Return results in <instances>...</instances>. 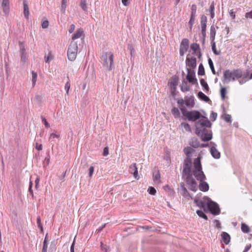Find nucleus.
<instances>
[{"instance_id":"f257e3e1","label":"nucleus","mask_w":252,"mask_h":252,"mask_svg":"<svg viewBox=\"0 0 252 252\" xmlns=\"http://www.w3.org/2000/svg\"><path fill=\"white\" fill-rule=\"evenodd\" d=\"M211 125L210 121L206 117L201 119L195 124V133L202 141H208L212 139V131L206 128L211 127Z\"/></svg>"},{"instance_id":"f03ea898","label":"nucleus","mask_w":252,"mask_h":252,"mask_svg":"<svg viewBox=\"0 0 252 252\" xmlns=\"http://www.w3.org/2000/svg\"><path fill=\"white\" fill-rule=\"evenodd\" d=\"M242 76L243 72L241 69H234L233 71L227 69L223 72L222 81L223 83H228L231 81L238 80Z\"/></svg>"},{"instance_id":"7ed1b4c3","label":"nucleus","mask_w":252,"mask_h":252,"mask_svg":"<svg viewBox=\"0 0 252 252\" xmlns=\"http://www.w3.org/2000/svg\"><path fill=\"white\" fill-rule=\"evenodd\" d=\"M194 169L193 174L196 179L198 180H205L206 176L202 170V166L200 161V158L194 159L193 161Z\"/></svg>"},{"instance_id":"20e7f679","label":"nucleus","mask_w":252,"mask_h":252,"mask_svg":"<svg viewBox=\"0 0 252 252\" xmlns=\"http://www.w3.org/2000/svg\"><path fill=\"white\" fill-rule=\"evenodd\" d=\"M180 110L183 114V119H187L189 121L195 122L202 116L201 114L197 110L189 111L183 108H181Z\"/></svg>"},{"instance_id":"39448f33","label":"nucleus","mask_w":252,"mask_h":252,"mask_svg":"<svg viewBox=\"0 0 252 252\" xmlns=\"http://www.w3.org/2000/svg\"><path fill=\"white\" fill-rule=\"evenodd\" d=\"M113 54L111 52L103 53L101 57L102 63L104 67L108 70H112V66L113 63Z\"/></svg>"},{"instance_id":"423d86ee","label":"nucleus","mask_w":252,"mask_h":252,"mask_svg":"<svg viewBox=\"0 0 252 252\" xmlns=\"http://www.w3.org/2000/svg\"><path fill=\"white\" fill-rule=\"evenodd\" d=\"M78 52V45L75 41H71L68 46L67 57L69 60L73 61L75 60Z\"/></svg>"},{"instance_id":"0eeeda50","label":"nucleus","mask_w":252,"mask_h":252,"mask_svg":"<svg viewBox=\"0 0 252 252\" xmlns=\"http://www.w3.org/2000/svg\"><path fill=\"white\" fill-rule=\"evenodd\" d=\"M191 159L187 157L184 160L183 164V175L184 176L191 175Z\"/></svg>"},{"instance_id":"6e6552de","label":"nucleus","mask_w":252,"mask_h":252,"mask_svg":"<svg viewBox=\"0 0 252 252\" xmlns=\"http://www.w3.org/2000/svg\"><path fill=\"white\" fill-rule=\"evenodd\" d=\"M186 182L190 190L193 191H196L197 190V183L195 180L192 178V175L186 176Z\"/></svg>"},{"instance_id":"1a4fd4ad","label":"nucleus","mask_w":252,"mask_h":252,"mask_svg":"<svg viewBox=\"0 0 252 252\" xmlns=\"http://www.w3.org/2000/svg\"><path fill=\"white\" fill-rule=\"evenodd\" d=\"M207 207L212 214L214 215L219 214L220 210L218 205L216 203L212 201H209L207 203Z\"/></svg>"},{"instance_id":"9d476101","label":"nucleus","mask_w":252,"mask_h":252,"mask_svg":"<svg viewBox=\"0 0 252 252\" xmlns=\"http://www.w3.org/2000/svg\"><path fill=\"white\" fill-rule=\"evenodd\" d=\"M189 46V40L187 38H184L182 39L180 45V55L181 56H183L185 53L186 52Z\"/></svg>"},{"instance_id":"9b49d317","label":"nucleus","mask_w":252,"mask_h":252,"mask_svg":"<svg viewBox=\"0 0 252 252\" xmlns=\"http://www.w3.org/2000/svg\"><path fill=\"white\" fill-rule=\"evenodd\" d=\"M188 74L186 78L189 83H192L193 85L197 84V80L195 77V72L193 70L187 68Z\"/></svg>"},{"instance_id":"f8f14e48","label":"nucleus","mask_w":252,"mask_h":252,"mask_svg":"<svg viewBox=\"0 0 252 252\" xmlns=\"http://www.w3.org/2000/svg\"><path fill=\"white\" fill-rule=\"evenodd\" d=\"M186 64L189 67L193 69L195 68L196 66V59L194 57H187L186 59Z\"/></svg>"},{"instance_id":"ddd939ff","label":"nucleus","mask_w":252,"mask_h":252,"mask_svg":"<svg viewBox=\"0 0 252 252\" xmlns=\"http://www.w3.org/2000/svg\"><path fill=\"white\" fill-rule=\"evenodd\" d=\"M129 173L133 174L135 179H138V170L136 166V163H133L130 165L129 167Z\"/></svg>"},{"instance_id":"4468645a","label":"nucleus","mask_w":252,"mask_h":252,"mask_svg":"<svg viewBox=\"0 0 252 252\" xmlns=\"http://www.w3.org/2000/svg\"><path fill=\"white\" fill-rule=\"evenodd\" d=\"M185 105L187 107L191 108L194 106V100L193 96H190L187 98L185 100Z\"/></svg>"},{"instance_id":"2eb2a0df","label":"nucleus","mask_w":252,"mask_h":252,"mask_svg":"<svg viewBox=\"0 0 252 252\" xmlns=\"http://www.w3.org/2000/svg\"><path fill=\"white\" fill-rule=\"evenodd\" d=\"M2 6L3 12L5 14H8L9 12V0H2Z\"/></svg>"},{"instance_id":"dca6fc26","label":"nucleus","mask_w":252,"mask_h":252,"mask_svg":"<svg viewBox=\"0 0 252 252\" xmlns=\"http://www.w3.org/2000/svg\"><path fill=\"white\" fill-rule=\"evenodd\" d=\"M200 184L199 185V189L202 191H207L209 189L208 184L204 182V180H200Z\"/></svg>"},{"instance_id":"f3484780","label":"nucleus","mask_w":252,"mask_h":252,"mask_svg":"<svg viewBox=\"0 0 252 252\" xmlns=\"http://www.w3.org/2000/svg\"><path fill=\"white\" fill-rule=\"evenodd\" d=\"M210 152L212 156L215 158H220V153L216 149L215 146H213L211 148Z\"/></svg>"},{"instance_id":"a211bd4d","label":"nucleus","mask_w":252,"mask_h":252,"mask_svg":"<svg viewBox=\"0 0 252 252\" xmlns=\"http://www.w3.org/2000/svg\"><path fill=\"white\" fill-rule=\"evenodd\" d=\"M83 34V30L82 29H78L75 33H74L72 36V41H74L75 40L81 37Z\"/></svg>"},{"instance_id":"6ab92c4d","label":"nucleus","mask_w":252,"mask_h":252,"mask_svg":"<svg viewBox=\"0 0 252 252\" xmlns=\"http://www.w3.org/2000/svg\"><path fill=\"white\" fill-rule=\"evenodd\" d=\"M23 5H24V12H23L25 18H28L29 14H30V12H29V8L28 2L26 0H24V2H23Z\"/></svg>"},{"instance_id":"aec40b11","label":"nucleus","mask_w":252,"mask_h":252,"mask_svg":"<svg viewBox=\"0 0 252 252\" xmlns=\"http://www.w3.org/2000/svg\"><path fill=\"white\" fill-rule=\"evenodd\" d=\"M221 236L222 237L223 242L226 245H228L230 240V235L227 233L225 232H223L221 234Z\"/></svg>"},{"instance_id":"412c9836","label":"nucleus","mask_w":252,"mask_h":252,"mask_svg":"<svg viewBox=\"0 0 252 252\" xmlns=\"http://www.w3.org/2000/svg\"><path fill=\"white\" fill-rule=\"evenodd\" d=\"M181 90L182 92H186L189 91V87L187 81L185 80L182 82V85L181 86Z\"/></svg>"},{"instance_id":"4be33fe9","label":"nucleus","mask_w":252,"mask_h":252,"mask_svg":"<svg viewBox=\"0 0 252 252\" xmlns=\"http://www.w3.org/2000/svg\"><path fill=\"white\" fill-rule=\"evenodd\" d=\"M216 33V30L215 26L212 25L210 28V39L211 40H215Z\"/></svg>"},{"instance_id":"5701e85b","label":"nucleus","mask_w":252,"mask_h":252,"mask_svg":"<svg viewBox=\"0 0 252 252\" xmlns=\"http://www.w3.org/2000/svg\"><path fill=\"white\" fill-rule=\"evenodd\" d=\"M197 96L200 99L205 102H208L210 100L209 98L202 92H199Z\"/></svg>"},{"instance_id":"b1692460","label":"nucleus","mask_w":252,"mask_h":252,"mask_svg":"<svg viewBox=\"0 0 252 252\" xmlns=\"http://www.w3.org/2000/svg\"><path fill=\"white\" fill-rule=\"evenodd\" d=\"M160 175L158 171L156 173H153V181L154 182L157 184L160 183Z\"/></svg>"},{"instance_id":"393cba45","label":"nucleus","mask_w":252,"mask_h":252,"mask_svg":"<svg viewBox=\"0 0 252 252\" xmlns=\"http://www.w3.org/2000/svg\"><path fill=\"white\" fill-rule=\"evenodd\" d=\"M19 48H20V53L21 54H28L26 48L25 44L23 42L21 41L19 42Z\"/></svg>"},{"instance_id":"a878e982","label":"nucleus","mask_w":252,"mask_h":252,"mask_svg":"<svg viewBox=\"0 0 252 252\" xmlns=\"http://www.w3.org/2000/svg\"><path fill=\"white\" fill-rule=\"evenodd\" d=\"M211 46H212V49L213 52V53L216 55H219L220 54V51H217L216 47V42L215 40H211Z\"/></svg>"},{"instance_id":"bb28decb","label":"nucleus","mask_w":252,"mask_h":252,"mask_svg":"<svg viewBox=\"0 0 252 252\" xmlns=\"http://www.w3.org/2000/svg\"><path fill=\"white\" fill-rule=\"evenodd\" d=\"M190 49L193 51L194 54L196 53L197 51L200 50L199 45L196 43L191 44Z\"/></svg>"},{"instance_id":"cd10ccee","label":"nucleus","mask_w":252,"mask_h":252,"mask_svg":"<svg viewBox=\"0 0 252 252\" xmlns=\"http://www.w3.org/2000/svg\"><path fill=\"white\" fill-rule=\"evenodd\" d=\"M241 230L245 233H249L250 230L249 226L244 222L241 223Z\"/></svg>"},{"instance_id":"c85d7f7f","label":"nucleus","mask_w":252,"mask_h":252,"mask_svg":"<svg viewBox=\"0 0 252 252\" xmlns=\"http://www.w3.org/2000/svg\"><path fill=\"white\" fill-rule=\"evenodd\" d=\"M80 6L85 12H87L88 7L87 5L86 0H81L80 3Z\"/></svg>"},{"instance_id":"c756f323","label":"nucleus","mask_w":252,"mask_h":252,"mask_svg":"<svg viewBox=\"0 0 252 252\" xmlns=\"http://www.w3.org/2000/svg\"><path fill=\"white\" fill-rule=\"evenodd\" d=\"M209 11H210V17L211 18H214V17H215V4H214V2L213 1L210 6V8H209Z\"/></svg>"},{"instance_id":"7c9ffc66","label":"nucleus","mask_w":252,"mask_h":252,"mask_svg":"<svg viewBox=\"0 0 252 252\" xmlns=\"http://www.w3.org/2000/svg\"><path fill=\"white\" fill-rule=\"evenodd\" d=\"M171 113L175 118H178L180 116V113L178 108L173 107L171 110Z\"/></svg>"},{"instance_id":"2f4dec72","label":"nucleus","mask_w":252,"mask_h":252,"mask_svg":"<svg viewBox=\"0 0 252 252\" xmlns=\"http://www.w3.org/2000/svg\"><path fill=\"white\" fill-rule=\"evenodd\" d=\"M200 84L201 86L204 88V90L206 92H207L209 90V86L207 83L205 82V81L203 79H201L200 80Z\"/></svg>"},{"instance_id":"473e14b6","label":"nucleus","mask_w":252,"mask_h":252,"mask_svg":"<svg viewBox=\"0 0 252 252\" xmlns=\"http://www.w3.org/2000/svg\"><path fill=\"white\" fill-rule=\"evenodd\" d=\"M198 74L201 76L205 75L204 68L202 63H200L198 66Z\"/></svg>"},{"instance_id":"72a5a7b5","label":"nucleus","mask_w":252,"mask_h":252,"mask_svg":"<svg viewBox=\"0 0 252 252\" xmlns=\"http://www.w3.org/2000/svg\"><path fill=\"white\" fill-rule=\"evenodd\" d=\"M67 0H62L61 5V11L64 13L65 11Z\"/></svg>"},{"instance_id":"f704fd0d","label":"nucleus","mask_w":252,"mask_h":252,"mask_svg":"<svg viewBox=\"0 0 252 252\" xmlns=\"http://www.w3.org/2000/svg\"><path fill=\"white\" fill-rule=\"evenodd\" d=\"M208 63H209V66L210 67V69L212 72V73L213 74H216V71H215V70L214 68L213 62L211 58H209V59H208Z\"/></svg>"},{"instance_id":"c9c22d12","label":"nucleus","mask_w":252,"mask_h":252,"mask_svg":"<svg viewBox=\"0 0 252 252\" xmlns=\"http://www.w3.org/2000/svg\"><path fill=\"white\" fill-rule=\"evenodd\" d=\"M181 126L184 127L186 131L190 132L191 131V129L190 127V126L186 123H182L181 124Z\"/></svg>"},{"instance_id":"e433bc0d","label":"nucleus","mask_w":252,"mask_h":252,"mask_svg":"<svg viewBox=\"0 0 252 252\" xmlns=\"http://www.w3.org/2000/svg\"><path fill=\"white\" fill-rule=\"evenodd\" d=\"M197 214L201 218L207 220L208 219L207 216L201 210H197L196 211Z\"/></svg>"},{"instance_id":"4c0bfd02","label":"nucleus","mask_w":252,"mask_h":252,"mask_svg":"<svg viewBox=\"0 0 252 252\" xmlns=\"http://www.w3.org/2000/svg\"><path fill=\"white\" fill-rule=\"evenodd\" d=\"M197 6L195 4H192L191 8V16H196Z\"/></svg>"},{"instance_id":"58836bf2","label":"nucleus","mask_w":252,"mask_h":252,"mask_svg":"<svg viewBox=\"0 0 252 252\" xmlns=\"http://www.w3.org/2000/svg\"><path fill=\"white\" fill-rule=\"evenodd\" d=\"M220 95L222 99L224 100L226 94V89L225 88H221L220 89Z\"/></svg>"},{"instance_id":"ea45409f","label":"nucleus","mask_w":252,"mask_h":252,"mask_svg":"<svg viewBox=\"0 0 252 252\" xmlns=\"http://www.w3.org/2000/svg\"><path fill=\"white\" fill-rule=\"evenodd\" d=\"M37 75L34 71H32V82L33 86H34L36 81Z\"/></svg>"},{"instance_id":"a19ab883","label":"nucleus","mask_w":252,"mask_h":252,"mask_svg":"<svg viewBox=\"0 0 252 252\" xmlns=\"http://www.w3.org/2000/svg\"><path fill=\"white\" fill-rule=\"evenodd\" d=\"M148 192L149 194L154 195L156 194L157 191L154 187H150L148 189Z\"/></svg>"},{"instance_id":"79ce46f5","label":"nucleus","mask_w":252,"mask_h":252,"mask_svg":"<svg viewBox=\"0 0 252 252\" xmlns=\"http://www.w3.org/2000/svg\"><path fill=\"white\" fill-rule=\"evenodd\" d=\"M192 149L189 147L185 148L184 150L185 154L189 157V155L191 153Z\"/></svg>"},{"instance_id":"37998d69","label":"nucleus","mask_w":252,"mask_h":252,"mask_svg":"<svg viewBox=\"0 0 252 252\" xmlns=\"http://www.w3.org/2000/svg\"><path fill=\"white\" fill-rule=\"evenodd\" d=\"M28 55L27 54H21V61L24 63H25L28 61Z\"/></svg>"},{"instance_id":"c03bdc74","label":"nucleus","mask_w":252,"mask_h":252,"mask_svg":"<svg viewBox=\"0 0 252 252\" xmlns=\"http://www.w3.org/2000/svg\"><path fill=\"white\" fill-rule=\"evenodd\" d=\"M195 16H193L190 15V18L189 22V25H190V28L191 29L194 23Z\"/></svg>"},{"instance_id":"a18cd8bd","label":"nucleus","mask_w":252,"mask_h":252,"mask_svg":"<svg viewBox=\"0 0 252 252\" xmlns=\"http://www.w3.org/2000/svg\"><path fill=\"white\" fill-rule=\"evenodd\" d=\"M70 87V83H69V81H68L66 83V84H65V86H64V89H65V91H66V94H68V92H69V90Z\"/></svg>"},{"instance_id":"49530a36","label":"nucleus","mask_w":252,"mask_h":252,"mask_svg":"<svg viewBox=\"0 0 252 252\" xmlns=\"http://www.w3.org/2000/svg\"><path fill=\"white\" fill-rule=\"evenodd\" d=\"M217 117V113L212 112L210 115V119L212 121H215Z\"/></svg>"},{"instance_id":"de8ad7c7","label":"nucleus","mask_w":252,"mask_h":252,"mask_svg":"<svg viewBox=\"0 0 252 252\" xmlns=\"http://www.w3.org/2000/svg\"><path fill=\"white\" fill-rule=\"evenodd\" d=\"M49 26V22L48 20H45L42 22L41 26L43 29L47 28Z\"/></svg>"},{"instance_id":"09e8293b","label":"nucleus","mask_w":252,"mask_h":252,"mask_svg":"<svg viewBox=\"0 0 252 252\" xmlns=\"http://www.w3.org/2000/svg\"><path fill=\"white\" fill-rule=\"evenodd\" d=\"M48 246V243H46V242H43L42 252H47Z\"/></svg>"},{"instance_id":"8fccbe9b","label":"nucleus","mask_w":252,"mask_h":252,"mask_svg":"<svg viewBox=\"0 0 252 252\" xmlns=\"http://www.w3.org/2000/svg\"><path fill=\"white\" fill-rule=\"evenodd\" d=\"M224 120L226 122L231 123V117L229 114H226L224 117Z\"/></svg>"},{"instance_id":"3c124183","label":"nucleus","mask_w":252,"mask_h":252,"mask_svg":"<svg viewBox=\"0 0 252 252\" xmlns=\"http://www.w3.org/2000/svg\"><path fill=\"white\" fill-rule=\"evenodd\" d=\"M37 223L38 227H40V228L41 229V230H42L43 227H42V225L41 223V219H40V217H38L37 219Z\"/></svg>"},{"instance_id":"603ef678","label":"nucleus","mask_w":252,"mask_h":252,"mask_svg":"<svg viewBox=\"0 0 252 252\" xmlns=\"http://www.w3.org/2000/svg\"><path fill=\"white\" fill-rule=\"evenodd\" d=\"M207 17L203 15L201 17V23H207Z\"/></svg>"},{"instance_id":"864d4df0","label":"nucleus","mask_w":252,"mask_h":252,"mask_svg":"<svg viewBox=\"0 0 252 252\" xmlns=\"http://www.w3.org/2000/svg\"><path fill=\"white\" fill-rule=\"evenodd\" d=\"M35 148L38 150L40 151L42 149V145L41 143H36Z\"/></svg>"},{"instance_id":"5fc2aeb1","label":"nucleus","mask_w":252,"mask_h":252,"mask_svg":"<svg viewBox=\"0 0 252 252\" xmlns=\"http://www.w3.org/2000/svg\"><path fill=\"white\" fill-rule=\"evenodd\" d=\"M177 85V80L176 79H174L171 83V88H174V89H175L176 86Z\"/></svg>"},{"instance_id":"6e6d98bb","label":"nucleus","mask_w":252,"mask_h":252,"mask_svg":"<svg viewBox=\"0 0 252 252\" xmlns=\"http://www.w3.org/2000/svg\"><path fill=\"white\" fill-rule=\"evenodd\" d=\"M41 119H42V122L45 125V126L46 127H49V124H48V123L47 122L46 119L43 117H41Z\"/></svg>"},{"instance_id":"4d7b16f0","label":"nucleus","mask_w":252,"mask_h":252,"mask_svg":"<svg viewBox=\"0 0 252 252\" xmlns=\"http://www.w3.org/2000/svg\"><path fill=\"white\" fill-rule=\"evenodd\" d=\"M75 25L74 24H72L70 25V28L68 30V32L69 33H72L73 32V31H74L75 30Z\"/></svg>"},{"instance_id":"13d9d810","label":"nucleus","mask_w":252,"mask_h":252,"mask_svg":"<svg viewBox=\"0 0 252 252\" xmlns=\"http://www.w3.org/2000/svg\"><path fill=\"white\" fill-rule=\"evenodd\" d=\"M101 248L102 250L104 251L105 252H108L106 245H104L102 242H101Z\"/></svg>"},{"instance_id":"bf43d9fd","label":"nucleus","mask_w":252,"mask_h":252,"mask_svg":"<svg viewBox=\"0 0 252 252\" xmlns=\"http://www.w3.org/2000/svg\"><path fill=\"white\" fill-rule=\"evenodd\" d=\"M109 154V151L108 147H105L103 150V156H106Z\"/></svg>"},{"instance_id":"052dcab7","label":"nucleus","mask_w":252,"mask_h":252,"mask_svg":"<svg viewBox=\"0 0 252 252\" xmlns=\"http://www.w3.org/2000/svg\"><path fill=\"white\" fill-rule=\"evenodd\" d=\"M245 17L247 18H252V11L249 12H247L245 14Z\"/></svg>"},{"instance_id":"680f3d73","label":"nucleus","mask_w":252,"mask_h":252,"mask_svg":"<svg viewBox=\"0 0 252 252\" xmlns=\"http://www.w3.org/2000/svg\"><path fill=\"white\" fill-rule=\"evenodd\" d=\"M229 15L232 19H234L235 18V14L233 9H231L229 11Z\"/></svg>"},{"instance_id":"e2e57ef3","label":"nucleus","mask_w":252,"mask_h":252,"mask_svg":"<svg viewBox=\"0 0 252 252\" xmlns=\"http://www.w3.org/2000/svg\"><path fill=\"white\" fill-rule=\"evenodd\" d=\"M94 171V167L93 166H91L89 168V176H90V177H92Z\"/></svg>"},{"instance_id":"0e129e2a","label":"nucleus","mask_w":252,"mask_h":252,"mask_svg":"<svg viewBox=\"0 0 252 252\" xmlns=\"http://www.w3.org/2000/svg\"><path fill=\"white\" fill-rule=\"evenodd\" d=\"M251 244L247 245L245 247V249L243 252H247L248 251H249V250L251 249Z\"/></svg>"},{"instance_id":"69168bd1","label":"nucleus","mask_w":252,"mask_h":252,"mask_svg":"<svg viewBox=\"0 0 252 252\" xmlns=\"http://www.w3.org/2000/svg\"><path fill=\"white\" fill-rule=\"evenodd\" d=\"M122 2L125 6H127L129 4V0H122Z\"/></svg>"},{"instance_id":"338daca9","label":"nucleus","mask_w":252,"mask_h":252,"mask_svg":"<svg viewBox=\"0 0 252 252\" xmlns=\"http://www.w3.org/2000/svg\"><path fill=\"white\" fill-rule=\"evenodd\" d=\"M74 245H75V240H74L71 247H70V252H74Z\"/></svg>"},{"instance_id":"774afa93","label":"nucleus","mask_w":252,"mask_h":252,"mask_svg":"<svg viewBox=\"0 0 252 252\" xmlns=\"http://www.w3.org/2000/svg\"><path fill=\"white\" fill-rule=\"evenodd\" d=\"M177 103L181 105L185 104V100L183 99L181 100H178L177 101Z\"/></svg>"}]
</instances>
